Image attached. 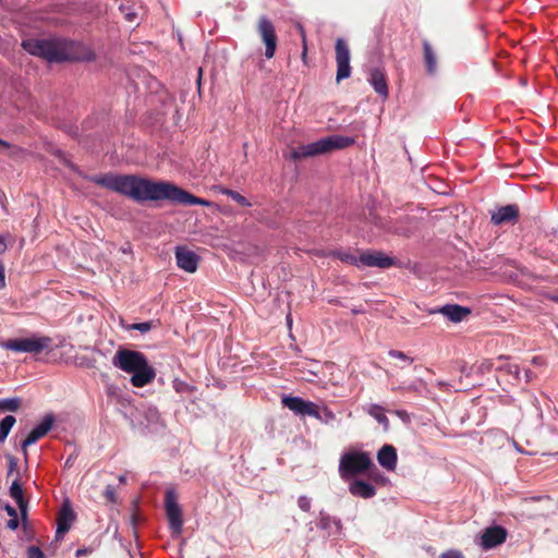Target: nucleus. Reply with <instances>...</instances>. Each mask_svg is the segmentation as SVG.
<instances>
[{"mask_svg":"<svg viewBox=\"0 0 558 558\" xmlns=\"http://www.w3.org/2000/svg\"><path fill=\"white\" fill-rule=\"evenodd\" d=\"M121 12L124 14V17L129 22H135L137 14L129 9L128 7L121 5L120 7Z\"/></svg>","mask_w":558,"mask_h":558,"instance_id":"36","label":"nucleus"},{"mask_svg":"<svg viewBox=\"0 0 558 558\" xmlns=\"http://www.w3.org/2000/svg\"><path fill=\"white\" fill-rule=\"evenodd\" d=\"M440 558H464L461 551L459 550H447L440 555Z\"/></svg>","mask_w":558,"mask_h":558,"instance_id":"38","label":"nucleus"},{"mask_svg":"<svg viewBox=\"0 0 558 558\" xmlns=\"http://www.w3.org/2000/svg\"><path fill=\"white\" fill-rule=\"evenodd\" d=\"M5 287V274H4V266L0 262V289Z\"/></svg>","mask_w":558,"mask_h":558,"instance_id":"40","label":"nucleus"},{"mask_svg":"<svg viewBox=\"0 0 558 558\" xmlns=\"http://www.w3.org/2000/svg\"><path fill=\"white\" fill-rule=\"evenodd\" d=\"M324 424H331L336 420V414L326 405L319 408L318 416L315 417Z\"/></svg>","mask_w":558,"mask_h":558,"instance_id":"28","label":"nucleus"},{"mask_svg":"<svg viewBox=\"0 0 558 558\" xmlns=\"http://www.w3.org/2000/svg\"><path fill=\"white\" fill-rule=\"evenodd\" d=\"M423 47H424V59H425L427 72L429 74H433L436 70V57L434 54V51H433L430 45L427 41H424Z\"/></svg>","mask_w":558,"mask_h":558,"instance_id":"25","label":"nucleus"},{"mask_svg":"<svg viewBox=\"0 0 558 558\" xmlns=\"http://www.w3.org/2000/svg\"><path fill=\"white\" fill-rule=\"evenodd\" d=\"M16 420L13 415L4 416L0 422V442H4Z\"/></svg>","mask_w":558,"mask_h":558,"instance_id":"26","label":"nucleus"},{"mask_svg":"<svg viewBox=\"0 0 558 558\" xmlns=\"http://www.w3.org/2000/svg\"><path fill=\"white\" fill-rule=\"evenodd\" d=\"M542 497H534L533 500H541Z\"/></svg>","mask_w":558,"mask_h":558,"instance_id":"51","label":"nucleus"},{"mask_svg":"<svg viewBox=\"0 0 558 558\" xmlns=\"http://www.w3.org/2000/svg\"><path fill=\"white\" fill-rule=\"evenodd\" d=\"M88 553V549L87 548H78L76 551H75V556L76 557H82L84 555H86Z\"/></svg>","mask_w":558,"mask_h":558,"instance_id":"46","label":"nucleus"},{"mask_svg":"<svg viewBox=\"0 0 558 558\" xmlns=\"http://www.w3.org/2000/svg\"><path fill=\"white\" fill-rule=\"evenodd\" d=\"M54 423V417L52 414H47L44 416L41 422L36 425L27 435V437L22 441L21 447L24 456H27V448L35 442H37L40 438L47 435V433L52 428Z\"/></svg>","mask_w":558,"mask_h":558,"instance_id":"9","label":"nucleus"},{"mask_svg":"<svg viewBox=\"0 0 558 558\" xmlns=\"http://www.w3.org/2000/svg\"><path fill=\"white\" fill-rule=\"evenodd\" d=\"M470 313L471 312L468 307L458 304H447L441 307L429 310V314H441L452 323L462 322Z\"/></svg>","mask_w":558,"mask_h":558,"instance_id":"14","label":"nucleus"},{"mask_svg":"<svg viewBox=\"0 0 558 558\" xmlns=\"http://www.w3.org/2000/svg\"><path fill=\"white\" fill-rule=\"evenodd\" d=\"M28 558H44L41 549L37 546H31L27 550Z\"/></svg>","mask_w":558,"mask_h":558,"instance_id":"37","label":"nucleus"},{"mask_svg":"<svg viewBox=\"0 0 558 558\" xmlns=\"http://www.w3.org/2000/svg\"><path fill=\"white\" fill-rule=\"evenodd\" d=\"M388 355L390 357H393V359H398V360H401L402 362L407 363V364H411L413 362V359L409 357L405 353H403L402 351H398V350H390L388 352Z\"/></svg>","mask_w":558,"mask_h":558,"instance_id":"31","label":"nucleus"},{"mask_svg":"<svg viewBox=\"0 0 558 558\" xmlns=\"http://www.w3.org/2000/svg\"><path fill=\"white\" fill-rule=\"evenodd\" d=\"M361 267L389 268L395 264L392 257L379 251H363L359 254Z\"/></svg>","mask_w":558,"mask_h":558,"instance_id":"11","label":"nucleus"},{"mask_svg":"<svg viewBox=\"0 0 558 558\" xmlns=\"http://www.w3.org/2000/svg\"><path fill=\"white\" fill-rule=\"evenodd\" d=\"M407 413L404 411H397V415L400 417L404 416Z\"/></svg>","mask_w":558,"mask_h":558,"instance_id":"49","label":"nucleus"},{"mask_svg":"<svg viewBox=\"0 0 558 558\" xmlns=\"http://www.w3.org/2000/svg\"><path fill=\"white\" fill-rule=\"evenodd\" d=\"M366 412L368 415L374 417L379 424H381L385 428L389 426V420L385 414V410L381 405L373 403L366 408Z\"/></svg>","mask_w":558,"mask_h":558,"instance_id":"22","label":"nucleus"},{"mask_svg":"<svg viewBox=\"0 0 558 558\" xmlns=\"http://www.w3.org/2000/svg\"><path fill=\"white\" fill-rule=\"evenodd\" d=\"M221 193L229 196L230 198H232L234 202H236L241 206H244V207L251 206V203L244 196H242L240 193H238L236 191L225 189V190H222Z\"/></svg>","mask_w":558,"mask_h":558,"instance_id":"29","label":"nucleus"},{"mask_svg":"<svg viewBox=\"0 0 558 558\" xmlns=\"http://www.w3.org/2000/svg\"><path fill=\"white\" fill-rule=\"evenodd\" d=\"M519 208L517 205H506L492 213V222L496 226L513 222L518 219Z\"/></svg>","mask_w":558,"mask_h":558,"instance_id":"15","label":"nucleus"},{"mask_svg":"<svg viewBox=\"0 0 558 558\" xmlns=\"http://www.w3.org/2000/svg\"><path fill=\"white\" fill-rule=\"evenodd\" d=\"M349 492L355 496L364 499L372 498L376 495V489L373 485L362 480H354L349 485Z\"/></svg>","mask_w":558,"mask_h":558,"instance_id":"19","label":"nucleus"},{"mask_svg":"<svg viewBox=\"0 0 558 558\" xmlns=\"http://www.w3.org/2000/svg\"><path fill=\"white\" fill-rule=\"evenodd\" d=\"M9 474L13 472V470L16 468V460L13 457H9Z\"/></svg>","mask_w":558,"mask_h":558,"instance_id":"44","label":"nucleus"},{"mask_svg":"<svg viewBox=\"0 0 558 558\" xmlns=\"http://www.w3.org/2000/svg\"><path fill=\"white\" fill-rule=\"evenodd\" d=\"M507 531L501 526L487 527L481 535L478 545L484 549L494 548L506 541Z\"/></svg>","mask_w":558,"mask_h":558,"instance_id":"13","label":"nucleus"},{"mask_svg":"<svg viewBox=\"0 0 558 558\" xmlns=\"http://www.w3.org/2000/svg\"><path fill=\"white\" fill-rule=\"evenodd\" d=\"M354 144V140L349 136L330 135L323 137L316 142L301 145L291 151V157L294 160L314 157L323 154L330 153L336 149L347 148Z\"/></svg>","mask_w":558,"mask_h":558,"instance_id":"4","label":"nucleus"},{"mask_svg":"<svg viewBox=\"0 0 558 558\" xmlns=\"http://www.w3.org/2000/svg\"><path fill=\"white\" fill-rule=\"evenodd\" d=\"M5 510H7V513H8L11 518H15V517H17L16 510H15V508H13L12 506L7 505V506H5Z\"/></svg>","mask_w":558,"mask_h":558,"instance_id":"43","label":"nucleus"},{"mask_svg":"<svg viewBox=\"0 0 558 558\" xmlns=\"http://www.w3.org/2000/svg\"><path fill=\"white\" fill-rule=\"evenodd\" d=\"M336 50V63H337V75L336 81L341 82L350 77L351 75V66H350V48L347 41L342 38H338L335 45Z\"/></svg>","mask_w":558,"mask_h":558,"instance_id":"8","label":"nucleus"},{"mask_svg":"<svg viewBox=\"0 0 558 558\" xmlns=\"http://www.w3.org/2000/svg\"><path fill=\"white\" fill-rule=\"evenodd\" d=\"M94 183L128 196L138 203L168 201L172 204L209 206L210 202L196 197L168 181H153L137 175L106 174L93 177Z\"/></svg>","mask_w":558,"mask_h":558,"instance_id":"1","label":"nucleus"},{"mask_svg":"<svg viewBox=\"0 0 558 558\" xmlns=\"http://www.w3.org/2000/svg\"><path fill=\"white\" fill-rule=\"evenodd\" d=\"M111 363L122 372L132 374L131 384L137 388L150 384L156 377L154 367L140 351L120 348L113 355Z\"/></svg>","mask_w":558,"mask_h":558,"instance_id":"3","label":"nucleus"},{"mask_svg":"<svg viewBox=\"0 0 558 558\" xmlns=\"http://www.w3.org/2000/svg\"><path fill=\"white\" fill-rule=\"evenodd\" d=\"M23 48L31 54L41 57L48 62L74 61L92 59L93 56L82 57L77 53L78 44L60 38L27 39L22 43Z\"/></svg>","mask_w":558,"mask_h":558,"instance_id":"2","label":"nucleus"},{"mask_svg":"<svg viewBox=\"0 0 558 558\" xmlns=\"http://www.w3.org/2000/svg\"><path fill=\"white\" fill-rule=\"evenodd\" d=\"M11 238L10 234H0V254L8 250L7 240Z\"/></svg>","mask_w":558,"mask_h":558,"instance_id":"39","label":"nucleus"},{"mask_svg":"<svg viewBox=\"0 0 558 558\" xmlns=\"http://www.w3.org/2000/svg\"><path fill=\"white\" fill-rule=\"evenodd\" d=\"M397 460H398L397 451H396L395 447L391 445H384L377 453L378 463L389 472H392L396 470Z\"/></svg>","mask_w":558,"mask_h":558,"instance_id":"16","label":"nucleus"},{"mask_svg":"<svg viewBox=\"0 0 558 558\" xmlns=\"http://www.w3.org/2000/svg\"><path fill=\"white\" fill-rule=\"evenodd\" d=\"M74 520V512L69 506V504H64L61 508V511L58 517V526L56 532L57 538H62L63 535L70 530L71 524Z\"/></svg>","mask_w":558,"mask_h":558,"instance_id":"17","label":"nucleus"},{"mask_svg":"<svg viewBox=\"0 0 558 558\" xmlns=\"http://www.w3.org/2000/svg\"><path fill=\"white\" fill-rule=\"evenodd\" d=\"M148 414L151 416V418L158 420L159 417L158 411L155 408H149Z\"/></svg>","mask_w":558,"mask_h":558,"instance_id":"45","label":"nucleus"},{"mask_svg":"<svg viewBox=\"0 0 558 558\" xmlns=\"http://www.w3.org/2000/svg\"><path fill=\"white\" fill-rule=\"evenodd\" d=\"M300 31H301V34H302L303 40L305 41L304 31H303V27H302V26H300Z\"/></svg>","mask_w":558,"mask_h":558,"instance_id":"50","label":"nucleus"},{"mask_svg":"<svg viewBox=\"0 0 558 558\" xmlns=\"http://www.w3.org/2000/svg\"><path fill=\"white\" fill-rule=\"evenodd\" d=\"M372 465L373 461L368 452L348 451L340 457L339 474L342 480H348L366 472Z\"/></svg>","mask_w":558,"mask_h":558,"instance_id":"5","label":"nucleus"},{"mask_svg":"<svg viewBox=\"0 0 558 558\" xmlns=\"http://www.w3.org/2000/svg\"><path fill=\"white\" fill-rule=\"evenodd\" d=\"M52 340L47 336H33L29 338H15L0 341V347L23 353H40L44 350L50 348Z\"/></svg>","mask_w":558,"mask_h":558,"instance_id":"6","label":"nucleus"},{"mask_svg":"<svg viewBox=\"0 0 558 558\" xmlns=\"http://www.w3.org/2000/svg\"><path fill=\"white\" fill-rule=\"evenodd\" d=\"M298 506L301 510L308 512L312 507V500L307 496H300L298 499Z\"/></svg>","mask_w":558,"mask_h":558,"instance_id":"33","label":"nucleus"},{"mask_svg":"<svg viewBox=\"0 0 558 558\" xmlns=\"http://www.w3.org/2000/svg\"><path fill=\"white\" fill-rule=\"evenodd\" d=\"M11 149H14L11 146V144L0 138V151H7V150H11Z\"/></svg>","mask_w":558,"mask_h":558,"instance_id":"42","label":"nucleus"},{"mask_svg":"<svg viewBox=\"0 0 558 558\" xmlns=\"http://www.w3.org/2000/svg\"><path fill=\"white\" fill-rule=\"evenodd\" d=\"M329 255L337 257L343 263L361 267L359 255L350 251H331Z\"/></svg>","mask_w":558,"mask_h":558,"instance_id":"23","label":"nucleus"},{"mask_svg":"<svg viewBox=\"0 0 558 558\" xmlns=\"http://www.w3.org/2000/svg\"><path fill=\"white\" fill-rule=\"evenodd\" d=\"M304 401L305 400L300 397L284 396L282 398V404L296 415L302 413Z\"/></svg>","mask_w":558,"mask_h":558,"instance_id":"24","label":"nucleus"},{"mask_svg":"<svg viewBox=\"0 0 558 558\" xmlns=\"http://www.w3.org/2000/svg\"><path fill=\"white\" fill-rule=\"evenodd\" d=\"M104 496L109 502H116L117 501V494L116 489L112 485H107L104 492Z\"/></svg>","mask_w":558,"mask_h":558,"instance_id":"35","label":"nucleus"},{"mask_svg":"<svg viewBox=\"0 0 558 558\" xmlns=\"http://www.w3.org/2000/svg\"><path fill=\"white\" fill-rule=\"evenodd\" d=\"M7 526L10 529V530H16L17 526H19V519L17 517L15 518H10V520L7 522Z\"/></svg>","mask_w":558,"mask_h":558,"instance_id":"41","label":"nucleus"},{"mask_svg":"<svg viewBox=\"0 0 558 558\" xmlns=\"http://www.w3.org/2000/svg\"><path fill=\"white\" fill-rule=\"evenodd\" d=\"M368 82L380 97L384 99L388 97L387 81L381 70L373 69L369 73Z\"/></svg>","mask_w":558,"mask_h":558,"instance_id":"18","label":"nucleus"},{"mask_svg":"<svg viewBox=\"0 0 558 558\" xmlns=\"http://www.w3.org/2000/svg\"><path fill=\"white\" fill-rule=\"evenodd\" d=\"M318 527L326 531L328 535L338 534L341 530V521L330 517L328 513L320 511L318 518Z\"/></svg>","mask_w":558,"mask_h":558,"instance_id":"20","label":"nucleus"},{"mask_svg":"<svg viewBox=\"0 0 558 558\" xmlns=\"http://www.w3.org/2000/svg\"><path fill=\"white\" fill-rule=\"evenodd\" d=\"M548 298H549V300H551L553 302L558 303V294H550Z\"/></svg>","mask_w":558,"mask_h":558,"instance_id":"48","label":"nucleus"},{"mask_svg":"<svg viewBox=\"0 0 558 558\" xmlns=\"http://www.w3.org/2000/svg\"><path fill=\"white\" fill-rule=\"evenodd\" d=\"M21 407V399L20 398H7V399H0V411H10L14 412L17 411Z\"/></svg>","mask_w":558,"mask_h":558,"instance_id":"27","label":"nucleus"},{"mask_svg":"<svg viewBox=\"0 0 558 558\" xmlns=\"http://www.w3.org/2000/svg\"><path fill=\"white\" fill-rule=\"evenodd\" d=\"M258 32L266 46L265 57L271 59L277 47V37L272 23L268 19L262 17L258 22Z\"/></svg>","mask_w":558,"mask_h":558,"instance_id":"10","label":"nucleus"},{"mask_svg":"<svg viewBox=\"0 0 558 558\" xmlns=\"http://www.w3.org/2000/svg\"><path fill=\"white\" fill-rule=\"evenodd\" d=\"M319 407L312 401H304L302 413L300 415H308L312 417L318 416Z\"/></svg>","mask_w":558,"mask_h":558,"instance_id":"30","label":"nucleus"},{"mask_svg":"<svg viewBox=\"0 0 558 558\" xmlns=\"http://www.w3.org/2000/svg\"><path fill=\"white\" fill-rule=\"evenodd\" d=\"M118 480H119V483H120V484H125V482H126V476H125V475H119Z\"/></svg>","mask_w":558,"mask_h":558,"instance_id":"47","label":"nucleus"},{"mask_svg":"<svg viewBox=\"0 0 558 558\" xmlns=\"http://www.w3.org/2000/svg\"><path fill=\"white\" fill-rule=\"evenodd\" d=\"M165 509L170 530L175 535H180L183 526V513L180 505L178 504L177 494L173 489H168L166 492Z\"/></svg>","mask_w":558,"mask_h":558,"instance_id":"7","label":"nucleus"},{"mask_svg":"<svg viewBox=\"0 0 558 558\" xmlns=\"http://www.w3.org/2000/svg\"><path fill=\"white\" fill-rule=\"evenodd\" d=\"M173 388L177 392L184 393L192 390V387L183 380L175 379L173 381Z\"/></svg>","mask_w":558,"mask_h":558,"instance_id":"32","label":"nucleus"},{"mask_svg":"<svg viewBox=\"0 0 558 558\" xmlns=\"http://www.w3.org/2000/svg\"><path fill=\"white\" fill-rule=\"evenodd\" d=\"M175 259L178 267L184 271L193 274L197 270L199 256L185 246H178L175 248Z\"/></svg>","mask_w":558,"mask_h":558,"instance_id":"12","label":"nucleus"},{"mask_svg":"<svg viewBox=\"0 0 558 558\" xmlns=\"http://www.w3.org/2000/svg\"><path fill=\"white\" fill-rule=\"evenodd\" d=\"M131 329L138 330L142 333H145L151 329V323L150 322H144V323H135L131 325Z\"/></svg>","mask_w":558,"mask_h":558,"instance_id":"34","label":"nucleus"},{"mask_svg":"<svg viewBox=\"0 0 558 558\" xmlns=\"http://www.w3.org/2000/svg\"><path fill=\"white\" fill-rule=\"evenodd\" d=\"M10 496L15 500L17 507L20 508L23 515L26 514V501L24 499V494L22 489V485L19 480H15L10 486Z\"/></svg>","mask_w":558,"mask_h":558,"instance_id":"21","label":"nucleus"}]
</instances>
